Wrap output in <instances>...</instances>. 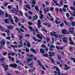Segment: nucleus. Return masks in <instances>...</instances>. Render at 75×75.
<instances>
[{
  "instance_id": "obj_1",
  "label": "nucleus",
  "mask_w": 75,
  "mask_h": 75,
  "mask_svg": "<svg viewBox=\"0 0 75 75\" xmlns=\"http://www.w3.org/2000/svg\"><path fill=\"white\" fill-rule=\"evenodd\" d=\"M9 67L10 68H16L18 66L17 64L16 63H12L10 64L9 65Z\"/></svg>"
},
{
  "instance_id": "obj_2",
  "label": "nucleus",
  "mask_w": 75,
  "mask_h": 75,
  "mask_svg": "<svg viewBox=\"0 0 75 75\" xmlns=\"http://www.w3.org/2000/svg\"><path fill=\"white\" fill-rule=\"evenodd\" d=\"M38 24V28L39 29H40V28L42 27V25H41V21H40V20L39 19L37 21Z\"/></svg>"
},
{
  "instance_id": "obj_3",
  "label": "nucleus",
  "mask_w": 75,
  "mask_h": 75,
  "mask_svg": "<svg viewBox=\"0 0 75 75\" xmlns=\"http://www.w3.org/2000/svg\"><path fill=\"white\" fill-rule=\"evenodd\" d=\"M11 11L12 13H16V14H17V13L18 12V11L17 10V8H13V9L11 10Z\"/></svg>"
},
{
  "instance_id": "obj_4",
  "label": "nucleus",
  "mask_w": 75,
  "mask_h": 75,
  "mask_svg": "<svg viewBox=\"0 0 75 75\" xmlns=\"http://www.w3.org/2000/svg\"><path fill=\"white\" fill-rule=\"evenodd\" d=\"M63 42L64 43H67V40H68V38L67 37H64L63 38Z\"/></svg>"
},
{
  "instance_id": "obj_5",
  "label": "nucleus",
  "mask_w": 75,
  "mask_h": 75,
  "mask_svg": "<svg viewBox=\"0 0 75 75\" xmlns=\"http://www.w3.org/2000/svg\"><path fill=\"white\" fill-rule=\"evenodd\" d=\"M0 44L1 46L3 47L5 44V41L4 40H2L0 42Z\"/></svg>"
},
{
  "instance_id": "obj_6",
  "label": "nucleus",
  "mask_w": 75,
  "mask_h": 75,
  "mask_svg": "<svg viewBox=\"0 0 75 75\" xmlns=\"http://www.w3.org/2000/svg\"><path fill=\"white\" fill-rule=\"evenodd\" d=\"M35 69V68L34 67H31L30 69L29 72H33V71H34Z\"/></svg>"
},
{
  "instance_id": "obj_7",
  "label": "nucleus",
  "mask_w": 75,
  "mask_h": 75,
  "mask_svg": "<svg viewBox=\"0 0 75 75\" xmlns=\"http://www.w3.org/2000/svg\"><path fill=\"white\" fill-rule=\"evenodd\" d=\"M64 65L65 66V67H66L64 68V69L65 71H67V70H68V69H70V67H68V66L66 65V64H65Z\"/></svg>"
},
{
  "instance_id": "obj_8",
  "label": "nucleus",
  "mask_w": 75,
  "mask_h": 75,
  "mask_svg": "<svg viewBox=\"0 0 75 75\" xmlns=\"http://www.w3.org/2000/svg\"><path fill=\"white\" fill-rule=\"evenodd\" d=\"M62 33L63 34H66L67 33L66 30L65 29H63L62 30Z\"/></svg>"
},
{
  "instance_id": "obj_9",
  "label": "nucleus",
  "mask_w": 75,
  "mask_h": 75,
  "mask_svg": "<svg viewBox=\"0 0 75 75\" xmlns=\"http://www.w3.org/2000/svg\"><path fill=\"white\" fill-rule=\"evenodd\" d=\"M30 50L31 52H33L34 54H36V51L34 50V49L33 48H31L30 49Z\"/></svg>"
},
{
  "instance_id": "obj_10",
  "label": "nucleus",
  "mask_w": 75,
  "mask_h": 75,
  "mask_svg": "<svg viewBox=\"0 0 75 75\" xmlns=\"http://www.w3.org/2000/svg\"><path fill=\"white\" fill-rule=\"evenodd\" d=\"M43 25H47L48 27H51V25L48 23H43Z\"/></svg>"
},
{
  "instance_id": "obj_11",
  "label": "nucleus",
  "mask_w": 75,
  "mask_h": 75,
  "mask_svg": "<svg viewBox=\"0 0 75 75\" xmlns=\"http://www.w3.org/2000/svg\"><path fill=\"white\" fill-rule=\"evenodd\" d=\"M40 52H41V54H44L45 53V51L44 49L42 48L40 50Z\"/></svg>"
},
{
  "instance_id": "obj_12",
  "label": "nucleus",
  "mask_w": 75,
  "mask_h": 75,
  "mask_svg": "<svg viewBox=\"0 0 75 75\" xmlns=\"http://www.w3.org/2000/svg\"><path fill=\"white\" fill-rule=\"evenodd\" d=\"M7 28L9 30H12V29H13V28H14L11 25L7 26Z\"/></svg>"
},
{
  "instance_id": "obj_13",
  "label": "nucleus",
  "mask_w": 75,
  "mask_h": 75,
  "mask_svg": "<svg viewBox=\"0 0 75 75\" xmlns=\"http://www.w3.org/2000/svg\"><path fill=\"white\" fill-rule=\"evenodd\" d=\"M44 11L45 13H46L48 12V11H49V8H47V9H46V8H45L44 9Z\"/></svg>"
},
{
  "instance_id": "obj_14",
  "label": "nucleus",
  "mask_w": 75,
  "mask_h": 75,
  "mask_svg": "<svg viewBox=\"0 0 75 75\" xmlns=\"http://www.w3.org/2000/svg\"><path fill=\"white\" fill-rule=\"evenodd\" d=\"M37 37L38 38H39V39H42V37L39 34H37Z\"/></svg>"
},
{
  "instance_id": "obj_15",
  "label": "nucleus",
  "mask_w": 75,
  "mask_h": 75,
  "mask_svg": "<svg viewBox=\"0 0 75 75\" xmlns=\"http://www.w3.org/2000/svg\"><path fill=\"white\" fill-rule=\"evenodd\" d=\"M35 10L36 11H39V9L38 8V6H37V5H36L35 6Z\"/></svg>"
},
{
  "instance_id": "obj_16",
  "label": "nucleus",
  "mask_w": 75,
  "mask_h": 75,
  "mask_svg": "<svg viewBox=\"0 0 75 75\" xmlns=\"http://www.w3.org/2000/svg\"><path fill=\"white\" fill-rule=\"evenodd\" d=\"M69 44H70V45H75V43H74V42H73L72 41H70Z\"/></svg>"
},
{
  "instance_id": "obj_17",
  "label": "nucleus",
  "mask_w": 75,
  "mask_h": 75,
  "mask_svg": "<svg viewBox=\"0 0 75 75\" xmlns=\"http://www.w3.org/2000/svg\"><path fill=\"white\" fill-rule=\"evenodd\" d=\"M0 29L2 31L4 32L5 30V29L4 28L1 26V27H0Z\"/></svg>"
},
{
  "instance_id": "obj_18",
  "label": "nucleus",
  "mask_w": 75,
  "mask_h": 75,
  "mask_svg": "<svg viewBox=\"0 0 75 75\" xmlns=\"http://www.w3.org/2000/svg\"><path fill=\"white\" fill-rule=\"evenodd\" d=\"M38 18V16L37 15H36L35 16H33V20H37Z\"/></svg>"
},
{
  "instance_id": "obj_19",
  "label": "nucleus",
  "mask_w": 75,
  "mask_h": 75,
  "mask_svg": "<svg viewBox=\"0 0 75 75\" xmlns=\"http://www.w3.org/2000/svg\"><path fill=\"white\" fill-rule=\"evenodd\" d=\"M27 56L29 57H33L34 56L33 54H29L27 53L26 54Z\"/></svg>"
},
{
  "instance_id": "obj_20",
  "label": "nucleus",
  "mask_w": 75,
  "mask_h": 75,
  "mask_svg": "<svg viewBox=\"0 0 75 75\" xmlns=\"http://www.w3.org/2000/svg\"><path fill=\"white\" fill-rule=\"evenodd\" d=\"M4 21L6 23H7V24L9 23H8V20L7 19H5L4 20Z\"/></svg>"
},
{
  "instance_id": "obj_21",
  "label": "nucleus",
  "mask_w": 75,
  "mask_h": 75,
  "mask_svg": "<svg viewBox=\"0 0 75 75\" xmlns=\"http://www.w3.org/2000/svg\"><path fill=\"white\" fill-rule=\"evenodd\" d=\"M10 47H12V48H17V45H15L14 46H13L12 45H11Z\"/></svg>"
},
{
  "instance_id": "obj_22",
  "label": "nucleus",
  "mask_w": 75,
  "mask_h": 75,
  "mask_svg": "<svg viewBox=\"0 0 75 75\" xmlns=\"http://www.w3.org/2000/svg\"><path fill=\"white\" fill-rule=\"evenodd\" d=\"M28 28H29V29H30V31H34V30L33 29V28L32 27L30 26H28Z\"/></svg>"
},
{
  "instance_id": "obj_23",
  "label": "nucleus",
  "mask_w": 75,
  "mask_h": 75,
  "mask_svg": "<svg viewBox=\"0 0 75 75\" xmlns=\"http://www.w3.org/2000/svg\"><path fill=\"white\" fill-rule=\"evenodd\" d=\"M70 8H71V9L73 10H74V14H75V8H74V7H72V6H71L70 7Z\"/></svg>"
},
{
  "instance_id": "obj_24",
  "label": "nucleus",
  "mask_w": 75,
  "mask_h": 75,
  "mask_svg": "<svg viewBox=\"0 0 75 75\" xmlns=\"http://www.w3.org/2000/svg\"><path fill=\"white\" fill-rule=\"evenodd\" d=\"M64 23H65V24L66 25H68V26H69V23L67 22V21L64 20Z\"/></svg>"
},
{
  "instance_id": "obj_25",
  "label": "nucleus",
  "mask_w": 75,
  "mask_h": 75,
  "mask_svg": "<svg viewBox=\"0 0 75 75\" xmlns=\"http://www.w3.org/2000/svg\"><path fill=\"white\" fill-rule=\"evenodd\" d=\"M5 60V58H1L0 59V61L1 62H3Z\"/></svg>"
},
{
  "instance_id": "obj_26",
  "label": "nucleus",
  "mask_w": 75,
  "mask_h": 75,
  "mask_svg": "<svg viewBox=\"0 0 75 75\" xmlns=\"http://www.w3.org/2000/svg\"><path fill=\"white\" fill-rule=\"evenodd\" d=\"M27 45L28 48H30V47H31V45H30V42H28Z\"/></svg>"
},
{
  "instance_id": "obj_27",
  "label": "nucleus",
  "mask_w": 75,
  "mask_h": 75,
  "mask_svg": "<svg viewBox=\"0 0 75 75\" xmlns=\"http://www.w3.org/2000/svg\"><path fill=\"white\" fill-rule=\"evenodd\" d=\"M4 32L6 33H8V34H9L10 33V31L8 30H5Z\"/></svg>"
},
{
  "instance_id": "obj_28",
  "label": "nucleus",
  "mask_w": 75,
  "mask_h": 75,
  "mask_svg": "<svg viewBox=\"0 0 75 75\" xmlns=\"http://www.w3.org/2000/svg\"><path fill=\"white\" fill-rule=\"evenodd\" d=\"M7 67H8V65H6L5 67H4V69H5V70H7Z\"/></svg>"
},
{
  "instance_id": "obj_29",
  "label": "nucleus",
  "mask_w": 75,
  "mask_h": 75,
  "mask_svg": "<svg viewBox=\"0 0 75 75\" xmlns=\"http://www.w3.org/2000/svg\"><path fill=\"white\" fill-rule=\"evenodd\" d=\"M31 61H32V58H29L27 59V61L28 62H31Z\"/></svg>"
},
{
  "instance_id": "obj_30",
  "label": "nucleus",
  "mask_w": 75,
  "mask_h": 75,
  "mask_svg": "<svg viewBox=\"0 0 75 75\" xmlns=\"http://www.w3.org/2000/svg\"><path fill=\"white\" fill-rule=\"evenodd\" d=\"M43 56L44 57H48V55L47 53H45L42 54Z\"/></svg>"
},
{
  "instance_id": "obj_31",
  "label": "nucleus",
  "mask_w": 75,
  "mask_h": 75,
  "mask_svg": "<svg viewBox=\"0 0 75 75\" xmlns=\"http://www.w3.org/2000/svg\"><path fill=\"white\" fill-rule=\"evenodd\" d=\"M41 46L42 48H46V47H47V46H46V45L44 44H42L41 45Z\"/></svg>"
},
{
  "instance_id": "obj_32",
  "label": "nucleus",
  "mask_w": 75,
  "mask_h": 75,
  "mask_svg": "<svg viewBox=\"0 0 75 75\" xmlns=\"http://www.w3.org/2000/svg\"><path fill=\"white\" fill-rule=\"evenodd\" d=\"M71 24V26H72V27H74V26H75V22H72V23Z\"/></svg>"
},
{
  "instance_id": "obj_33",
  "label": "nucleus",
  "mask_w": 75,
  "mask_h": 75,
  "mask_svg": "<svg viewBox=\"0 0 75 75\" xmlns=\"http://www.w3.org/2000/svg\"><path fill=\"white\" fill-rule=\"evenodd\" d=\"M45 31V33H47V30L44 28H42V31Z\"/></svg>"
},
{
  "instance_id": "obj_34",
  "label": "nucleus",
  "mask_w": 75,
  "mask_h": 75,
  "mask_svg": "<svg viewBox=\"0 0 75 75\" xmlns=\"http://www.w3.org/2000/svg\"><path fill=\"white\" fill-rule=\"evenodd\" d=\"M7 52H5L3 53V55H4V56H6V55H7Z\"/></svg>"
},
{
  "instance_id": "obj_35",
  "label": "nucleus",
  "mask_w": 75,
  "mask_h": 75,
  "mask_svg": "<svg viewBox=\"0 0 75 75\" xmlns=\"http://www.w3.org/2000/svg\"><path fill=\"white\" fill-rule=\"evenodd\" d=\"M59 25L61 27H62L64 25V23H62L59 24Z\"/></svg>"
},
{
  "instance_id": "obj_36",
  "label": "nucleus",
  "mask_w": 75,
  "mask_h": 75,
  "mask_svg": "<svg viewBox=\"0 0 75 75\" xmlns=\"http://www.w3.org/2000/svg\"><path fill=\"white\" fill-rule=\"evenodd\" d=\"M30 36V34H28L25 35V37H29Z\"/></svg>"
},
{
  "instance_id": "obj_37",
  "label": "nucleus",
  "mask_w": 75,
  "mask_h": 75,
  "mask_svg": "<svg viewBox=\"0 0 75 75\" xmlns=\"http://www.w3.org/2000/svg\"><path fill=\"white\" fill-rule=\"evenodd\" d=\"M19 37V38H19V39L20 40H22V39L21 38H23V36H21V35H19L18 36Z\"/></svg>"
},
{
  "instance_id": "obj_38",
  "label": "nucleus",
  "mask_w": 75,
  "mask_h": 75,
  "mask_svg": "<svg viewBox=\"0 0 75 75\" xmlns=\"http://www.w3.org/2000/svg\"><path fill=\"white\" fill-rule=\"evenodd\" d=\"M28 24L31 25H33V23L31 22H29L28 23Z\"/></svg>"
},
{
  "instance_id": "obj_39",
  "label": "nucleus",
  "mask_w": 75,
  "mask_h": 75,
  "mask_svg": "<svg viewBox=\"0 0 75 75\" xmlns=\"http://www.w3.org/2000/svg\"><path fill=\"white\" fill-rule=\"evenodd\" d=\"M6 40H10V36H9L8 37H7L6 38Z\"/></svg>"
},
{
  "instance_id": "obj_40",
  "label": "nucleus",
  "mask_w": 75,
  "mask_h": 75,
  "mask_svg": "<svg viewBox=\"0 0 75 75\" xmlns=\"http://www.w3.org/2000/svg\"><path fill=\"white\" fill-rule=\"evenodd\" d=\"M69 11V13H70L71 14V15L72 16H74V17H75V14H74V13H73V14L72 13V12H71L70 11Z\"/></svg>"
},
{
  "instance_id": "obj_41",
  "label": "nucleus",
  "mask_w": 75,
  "mask_h": 75,
  "mask_svg": "<svg viewBox=\"0 0 75 75\" xmlns=\"http://www.w3.org/2000/svg\"><path fill=\"white\" fill-rule=\"evenodd\" d=\"M40 18L41 19L43 18V15L42 14H40Z\"/></svg>"
},
{
  "instance_id": "obj_42",
  "label": "nucleus",
  "mask_w": 75,
  "mask_h": 75,
  "mask_svg": "<svg viewBox=\"0 0 75 75\" xmlns=\"http://www.w3.org/2000/svg\"><path fill=\"white\" fill-rule=\"evenodd\" d=\"M1 66H2V67H3V68H4V67H5L6 66V64H2Z\"/></svg>"
},
{
  "instance_id": "obj_43",
  "label": "nucleus",
  "mask_w": 75,
  "mask_h": 75,
  "mask_svg": "<svg viewBox=\"0 0 75 75\" xmlns=\"http://www.w3.org/2000/svg\"><path fill=\"white\" fill-rule=\"evenodd\" d=\"M66 16L67 18H69V13H66Z\"/></svg>"
},
{
  "instance_id": "obj_44",
  "label": "nucleus",
  "mask_w": 75,
  "mask_h": 75,
  "mask_svg": "<svg viewBox=\"0 0 75 75\" xmlns=\"http://www.w3.org/2000/svg\"><path fill=\"white\" fill-rule=\"evenodd\" d=\"M31 0L32 1V2H31V3H32V4H34L36 3H35V1L34 0Z\"/></svg>"
},
{
  "instance_id": "obj_45",
  "label": "nucleus",
  "mask_w": 75,
  "mask_h": 75,
  "mask_svg": "<svg viewBox=\"0 0 75 75\" xmlns=\"http://www.w3.org/2000/svg\"><path fill=\"white\" fill-rule=\"evenodd\" d=\"M59 10V11H60V12L62 14H64V13L62 12V9H61V8H60Z\"/></svg>"
},
{
  "instance_id": "obj_46",
  "label": "nucleus",
  "mask_w": 75,
  "mask_h": 75,
  "mask_svg": "<svg viewBox=\"0 0 75 75\" xmlns=\"http://www.w3.org/2000/svg\"><path fill=\"white\" fill-rule=\"evenodd\" d=\"M1 14L4 15V13H3V12L0 10V15H1Z\"/></svg>"
},
{
  "instance_id": "obj_47",
  "label": "nucleus",
  "mask_w": 75,
  "mask_h": 75,
  "mask_svg": "<svg viewBox=\"0 0 75 75\" xmlns=\"http://www.w3.org/2000/svg\"><path fill=\"white\" fill-rule=\"evenodd\" d=\"M35 31L37 33H40V32L38 31V29H35Z\"/></svg>"
},
{
  "instance_id": "obj_48",
  "label": "nucleus",
  "mask_w": 75,
  "mask_h": 75,
  "mask_svg": "<svg viewBox=\"0 0 75 75\" xmlns=\"http://www.w3.org/2000/svg\"><path fill=\"white\" fill-rule=\"evenodd\" d=\"M47 42H48L50 41V38H47Z\"/></svg>"
},
{
  "instance_id": "obj_49",
  "label": "nucleus",
  "mask_w": 75,
  "mask_h": 75,
  "mask_svg": "<svg viewBox=\"0 0 75 75\" xmlns=\"http://www.w3.org/2000/svg\"><path fill=\"white\" fill-rule=\"evenodd\" d=\"M17 68L18 69H19V70H20V71H22V69L20 68V67H19V66H18V67Z\"/></svg>"
},
{
  "instance_id": "obj_50",
  "label": "nucleus",
  "mask_w": 75,
  "mask_h": 75,
  "mask_svg": "<svg viewBox=\"0 0 75 75\" xmlns=\"http://www.w3.org/2000/svg\"><path fill=\"white\" fill-rule=\"evenodd\" d=\"M25 7H27V8H28L29 9H30V6L26 5H25Z\"/></svg>"
},
{
  "instance_id": "obj_51",
  "label": "nucleus",
  "mask_w": 75,
  "mask_h": 75,
  "mask_svg": "<svg viewBox=\"0 0 75 75\" xmlns=\"http://www.w3.org/2000/svg\"><path fill=\"white\" fill-rule=\"evenodd\" d=\"M18 26H21V23L20 22H18Z\"/></svg>"
},
{
  "instance_id": "obj_52",
  "label": "nucleus",
  "mask_w": 75,
  "mask_h": 75,
  "mask_svg": "<svg viewBox=\"0 0 75 75\" xmlns=\"http://www.w3.org/2000/svg\"><path fill=\"white\" fill-rule=\"evenodd\" d=\"M54 36L55 38H58V35L57 34H54Z\"/></svg>"
},
{
  "instance_id": "obj_53",
  "label": "nucleus",
  "mask_w": 75,
  "mask_h": 75,
  "mask_svg": "<svg viewBox=\"0 0 75 75\" xmlns=\"http://www.w3.org/2000/svg\"><path fill=\"white\" fill-rule=\"evenodd\" d=\"M45 4L46 5V6H47V5L49 4V2L48 1H46L45 2Z\"/></svg>"
},
{
  "instance_id": "obj_54",
  "label": "nucleus",
  "mask_w": 75,
  "mask_h": 75,
  "mask_svg": "<svg viewBox=\"0 0 75 75\" xmlns=\"http://www.w3.org/2000/svg\"><path fill=\"white\" fill-rule=\"evenodd\" d=\"M25 51L27 52H30V50H29V49H26L25 50Z\"/></svg>"
},
{
  "instance_id": "obj_55",
  "label": "nucleus",
  "mask_w": 75,
  "mask_h": 75,
  "mask_svg": "<svg viewBox=\"0 0 75 75\" xmlns=\"http://www.w3.org/2000/svg\"><path fill=\"white\" fill-rule=\"evenodd\" d=\"M57 58H58V59H59V60H61V59H62V58H61V56H59V57H58Z\"/></svg>"
},
{
  "instance_id": "obj_56",
  "label": "nucleus",
  "mask_w": 75,
  "mask_h": 75,
  "mask_svg": "<svg viewBox=\"0 0 75 75\" xmlns=\"http://www.w3.org/2000/svg\"><path fill=\"white\" fill-rule=\"evenodd\" d=\"M55 10L57 11V13H58V11H59V9H58V8H55Z\"/></svg>"
},
{
  "instance_id": "obj_57",
  "label": "nucleus",
  "mask_w": 75,
  "mask_h": 75,
  "mask_svg": "<svg viewBox=\"0 0 75 75\" xmlns=\"http://www.w3.org/2000/svg\"><path fill=\"white\" fill-rule=\"evenodd\" d=\"M20 30L21 32H22L23 33H24V30H23L22 28H20Z\"/></svg>"
},
{
  "instance_id": "obj_58",
  "label": "nucleus",
  "mask_w": 75,
  "mask_h": 75,
  "mask_svg": "<svg viewBox=\"0 0 75 75\" xmlns=\"http://www.w3.org/2000/svg\"><path fill=\"white\" fill-rule=\"evenodd\" d=\"M8 8V9H11V6L10 5H8L7 7Z\"/></svg>"
},
{
  "instance_id": "obj_59",
  "label": "nucleus",
  "mask_w": 75,
  "mask_h": 75,
  "mask_svg": "<svg viewBox=\"0 0 75 75\" xmlns=\"http://www.w3.org/2000/svg\"><path fill=\"white\" fill-rule=\"evenodd\" d=\"M5 16L6 17H8V13H6Z\"/></svg>"
},
{
  "instance_id": "obj_60",
  "label": "nucleus",
  "mask_w": 75,
  "mask_h": 75,
  "mask_svg": "<svg viewBox=\"0 0 75 75\" xmlns=\"http://www.w3.org/2000/svg\"><path fill=\"white\" fill-rule=\"evenodd\" d=\"M16 30L18 31L19 33H21V31H20L18 28H16Z\"/></svg>"
},
{
  "instance_id": "obj_61",
  "label": "nucleus",
  "mask_w": 75,
  "mask_h": 75,
  "mask_svg": "<svg viewBox=\"0 0 75 75\" xmlns=\"http://www.w3.org/2000/svg\"><path fill=\"white\" fill-rule=\"evenodd\" d=\"M50 48H55V46L53 45H52L50 46Z\"/></svg>"
},
{
  "instance_id": "obj_62",
  "label": "nucleus",
  "mask_w": 75,
  "mask_h": 75,
  "mask_svg": "<svg viewBox=\"0 0 75 75\" xmlns=\"http://www.w3.org/2000/svg\"><path fill=\"white\" fill-rule=\"evenodd\" d=\"M54 10V8L52 7H51L50 8V10L51 11H52Z\"/></svg>"
},
{
  "instance_id": "obj_63",
  "label": "nucleus",
  "mask_w": 75,
  "mask_h": 75,
  "mask_svg": "<svg viewBox=\"0 0 75 75\" xmlns=\"http://www.w3.org/2000/svg\"><path fill=\"white\" fill-rule=\"evenodd\" d=\"M56 71H57V72H59V68L57 67L56 68Z\"/></svg>"
},
{
  "instance_id": "obj_64",
  "label": "nucleus",
  "mask_w": 75,
  "mask_h": 75,
  "mask_svg": "<svg viewBox=\"0 0 75 75\" xmlns=\"http://www.w3.org/2000/svg\"><path fill=\"white\" fill-rule=\"evenodd\" d=\"M68 19L69 20H73V17H70L68 18Z\"/></svg>"
}]
</instances>
